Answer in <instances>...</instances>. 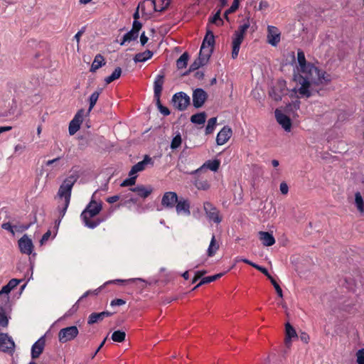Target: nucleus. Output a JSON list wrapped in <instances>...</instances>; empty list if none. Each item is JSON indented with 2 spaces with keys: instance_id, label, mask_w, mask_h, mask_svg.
I'll return each mask as SVG.
<instances>
[{
  "instance_id": "f257e3e1",
  "label": "nucleus",
  "mask_w": 364,
  "mask_h": 364,
  "mask_svg": "<svg viewBox=\"0 0 364 364\" xmlns=\"http://www.w3.org/2000/svg\"><path fill=\"white\" fill-rule=\"evenodd\" d=\"M297 60L300 66V73L294 75V80L299 87L292 89V92L299 93V97L309 98L318 92L315 87L319 85H326L331 81V77L326 72L320 70L311 63H307L303 50H298Z\"/></svg>"
},
{
  "instance_id": "f03ea898",
  "label": "nucleus",
  "mask_w": 364,
  "mask_h": 364,
  "mask_svg": "<svg viewBox=\"0 0 364 364\" xmlns=\"http://www.w3.org/2000/svg\"><path fill=\"white\" fill-rule=\"evenodd\" d=\"M102 208V203H97L93 199L91 200L80 215V218L83 221L85 226L90 229H94L102 222V220L99 219L95 220H90V218H94L98 215Z\"/></svg>"
},
{
  "instance_id": "7ed1b4c3",
  "label": "nucleus",
  "mask_w": 364,
  "mask_h": 364,
  "mask_svg": "<svg viewBox=\"0 0 364 364\" xmlns=\"http://www.w3.org/2000/svg\"><path fill=\"white\" fill-rule=\"evenodd\" d=\"M78 178L79 175L75 172L69 175L63 181L58 192V196L61 200L63 199L64 201H70L72 189Z\"/></svg>"
},
{
  "instance_id": "20e7f679",
  "label": "nucleus",
  "mask_w": 364,
  "mask_h": 364,
  "mask_svg": "<svg viewBox=\"0 0 364 364\" xmlns=\"http://www.w3.org/2000/svg\"><path fill=\"white\" fill-rule=\"evenodd\" d=\"M190 102V97L183 92H177L172 97L173 107L179 111L186 110Z\"/></svg>"
},
{
  "instance_id": "39448f33",
  "label": "nucleus",
  "mask_w": 364,
  "mask_h": 364,
  "mask_svg": "<svg viewBox=\"0 0 364 364\" xmlns=\"http://www.w3.org/2000/svg\"><path fill=\"white\" fill-rule=\"evenodd\" d=\"M78 329L75 326L62 328L58 333V340L60 343H66L73 340L78 335Z\"/></svg>"
},
{
  "instance_id": "423d86ee",
  "label": "nucleus",
  "mask_w": 364,
  "mask_h": 364,
  "mask_svg": "<svg viewBox=\"0 0 364 364\" xmlns=\"http://www.w3.org/2000/svg\"><path fill=\"white\" fill-rule=\"evenodd\" d=\"M164 74L163 73V72H161V74H159L156 76L154 82V96L156 101V105L158 109L159 108L160 105H162L160 101V97L163 89V85L164 82Z\"/></svg>"
},
{
  "instance_id": "0eeeda50",
  "label": "nucleus",
  "mask_w": 364,
  "mask_h": 364,
  "mask_svg": "<svg viewBox=\"0 0 364 364\" xmlns=\"http://www.w3.org/2000/svg\"><path fill=\"white\" fill-rule=\"evenodd\" d=\"M193 105L195 108L201 107L208 98L207 92L202 88H196L193 92Z\"/></svg>"
},
{
  "instance_id": "6e6552de",
  "label": "nucleus",
  "mask_w": 364,
  "mask_h": 364,
  "mask_svg": "<svg viewBox=\"0 0 364 364\" xmlns=\"http://www.w3.org/2000/svg\"><path fill=\"white\" fill-rule=\"evenodd\" d=\"M215 44V36L212 31H208L206 33V35L205 36L200 53V55H203V54H207V51L212 50V53L213 52V46Z\"/></svg>"
},
{
  "instance_id": "1a4fd4ad",
  "label": "nucleus",
  "mask_w": 364,
  "mask_h": 364,
  "mask_svg": "<svg viewBox=\"0 0 364 364\" xmlns=\"http://www.w3.org/2000/svg\"><path fill=\"white\" fill-rule=\"evenodd\" d=\"M85 110L81 109L75 114L73 119L69 124V134L70 135L75 134L80 128V124L82 122Z\"/></svg>"
},
{
  "instance_id": "9d476101",
  "label": "nucleus",
  "mask_w": 364,
  "mask_h": 364,
  "mask_svg": "<svg viewBox=\"0 0 364 364\" xmlns=\"http://www.w3.org/2000/svg\"><path fill=\"white\" fill-rule=\"evenodd\" d=\"M18 245L21 253L28 255L32 254L34 246L31 239L27 235H24L18 240Z\"/></svg>"
},
{
  "instance_id": "9b49d317",
  "label": "nucleus",
  "mask_w": 364,
  "mask_h": 364,
  "mask_svg": "<svg viewBox=\"0 0 364 364\" xmlns=\"http://www.w3.org/2000/svg\"><path fill=\"white\" fill-rule=\"evenodd\" d=\"M178 197L176 193L168 191L166 192L161 199V205L167 209L173 208L178 202Z\"/></svg>"
},
{
  "instance_id": "f8f14e48",
  "label": "nucleus",
  "mask_w": 364,
  "mask_h": 364,
  "mask_svg": "<svg viewBox=\"0 0 364 364\" xmlns=\"http://www.w3.org/2000/svg\"><path fill=\"white\" fill-rule=\"evenodd\" d=\"M212 54V50H208L207 54L200 55L199 52L198 58L193 62L189 67V72H193L201 66L205 65L209 60Z\"/></svg>"
},
{
  "instance_id": "ddd939ff",
  "label": "nucleus",
  "mask_w": 364,
  "mask_h": 364,
  "mask_svg": "<svg viewBox=\"0 0 364 364\" xmlns=\"http://www.w3.org/2000/svg\"><path fill=\"white\" fill-rule=\"evenodd\" d=\"M277 122L282 127L286 132H290L291 128V120L289 117L284 114L282 111L277 109L274 112Z\"/></svg>"
},
{
  "instance_id": "4468645a",
  "label": "nucleus",
  "mask_w": 364,
  "mask_h": 364,
  "mask_svg": "<svg viewBox=\"0 0 364 364\" xmlns=\"http://www.w3.org/2000/svg\"><path fill=\"white\" fill-rule=\"evenodd\" d=\"M148 164L153 165L154 161L149 156L145 155L142 161L136 163L132 167L129 171V176H133L138 172L144 171Z\"/></svg>"
},
{
  "instance_id": "2eb2a0df",
  "label": "nucleus",
  "mask_w": 364,
  "mask_h": 364,
  "mask_svg": "<svg viewBox=\"0 0 364 364\" xmlns=\"http://www.w3.org/2000/svg\"><path fill=\"white\" fill-rule=\"evenodd\" d=\"M204 210L210 220H212L215 223H220L221 222V218L219 216V212L210 203H204Z\"/></svg>"
},
{
  "instance_id": "dca6fc26",
  "label": "nucleus",
  "mask_w": 364,
  "mask_h": 364,
  "mask_svg": "<svg viewBox=\"0 0 364 364\" xmlns=\"http://www.w3.org/2000/svg\"><path fill=\"white\" fill-rule=\"evenodd\" d=\"M15 344L11 337L7 333H0V350L9 352L13 350Z\"/></svg>"
},
{
  "instance_id": "f3484780",
  "label": "nucleus",
  "mask_w": 364,
  "mask_h": 364,
  "mask_svg": "<svg viewBox=\"0 0 364 364\" xmlns=\"http://www.w3.org/2000/svg\"><path fill=\"white\" fill-rule=\"evenodd\" d=\"M280 41V32L273 26L267 27V42L272 46H276Z\"/></svg>"
},
{
  "instance_id": "a211bd4d",
  "label": "nucleus",
  "mask_w": 364,
  "mask_h": 364,
  "mask_svg": "<svg viewBox=\"0 0 364 364\" xmlns=\"http://www.w3.org/2000/svg\"><path fill=\"white\" fill-rule=\"evenodd\" d=\"M175 207L178 215H184L186 216L191 215V205L188 200L183 198H178Z\"/></svg>"
},
{
  "instance_id": "6ab92c4d",
  "label": "nucleus",
  "mask_w": 364,
  "mask_h": 364,
  "mask_svg": "<svg viewBox=\"0 0 364 364\" xmlns=\"http://www.w3.org/2000/svg\"><path fill=\"white\" fill-rule=\"evenodd\" d=\"M46 346L45 336H41L37 341H36L31 347V358L33 359L38 358L43 353Z\"/></svg>"
},
{
  "instance_id": "aec40b11",
  "label": "nucleus",
  "mask_w": 364,
  "mask_h": 364,
  "mask_svg": "<svg viewBox=\"0 0 364 364\" xmlns=\"http://www.w3.org/2000/svg\"><path fill=\"white\" fill-rule=\"evenodd\" d=\"M232 131L228 126H225L218 133L216 136V143L218 145H223L231 137Z\"/></svg>"
},
{
  "instance_id": "412c9836",
  "label": "nucleus",
  "mask_w": 364,
  "mask_h": 364,
  "mask_svg": "<svg viewBox=\"0 0 364 364\" xmlns=\"http://www.w3.org/2000/svg\"><path fill=\"white\" fill-rule=\"evenodd\" d=\"M220 161L218 159H214V160H208L205 161L203 166H201L200 168L191 171V174H196L200 172H201L205 168H208L212 171H217L220 167Z\"/></svg>"
},
{
  "instance_id": "4be33fe9",
  "label": "nucleus",
  "mask_w": 364,
  "mask_h": 364,
  "mask_svg": "<svg viewBox=\"0 0 364 364\" xmlns=\"http://www.w3.org/2000/svg\"><path fill=\"white\" fill-rule=\"evenodd\" d=\"M23 280L18 279H11L6 285H4L0 291V296L5 294L6 299L8 301L9 294L12 289L17 287Z\"/></svg>"
},
{
  "instance_id": "5701e85b",
  "label": "nucleus",
  "mask_w": 364,
  "mask_h": 364,
  "mask_svg": "<svg viewBox=\"0 0 364 364\" xmlns=\"http://www.w3.org/2000/svg\"><path fill=\"white\" fill-rule=\"evenodd\" d=\"M285 345L287 348H289L291 346V339L297 338L298 336L294 328L289 323L285 324Z\"/></svg>"
},
{
  "instance_id": "b1692460",
  "label": "nucleus",
  "mask_w": 364,
  "mask_h": 364,
  "mask_svg": "<svg viewBox=\"0 0 364 364\" xmlns=\"http://www.w3.org/2000/svg\"><path fill=\"white\" fill-rule=\"evenodd\" d=\"M112 313L109 311H102L100 313H92L87 320V323L89 325H92L95 323H97L100 321H102L105 317L111 316Z\"/></svg>"
},
{
  "instance_id": "393cba45",
  "label": "nucleus",
  "mask_w": 364,
  "mask_h": 364,
  "mask_svg": "<svg viewBox=\"0 0 364 364\" xmlns=\"http://www.w3.org/2000/svg\"><path fill=\"white\" fill-rule=\"evenodd\" d=\"M131 191L135 192L139 196L143 198H147L153 191L151 186L145 187L143 185H138L134 188L129 189Z\"/></svg>"
},
{
  "instance_id": "a878e982",
  "label": "nucleus",
  "mask_w": 364,
  "mask_h": 364,
  "mask_svg": "<svg viewBox=\"0 0 364 364\" xmlns=\"http://www.w3.org/2000/svg\"><path fill=\"white\" fill-rule=\"evenodd\" d=\"M259 235V240L264 246H272L275 243L274 236L268 232L260 231Z\"/></svg>"
},
{
  "instance_id": "bb28decb",
  "label": "nucleus",
  "mask_w": 364,
  "mask_h": 364,
  "mask_svg": "<svg viewBox=\"0 0 364 364\" xmlns=\"http://www.w3.org/2000/svg\"><path fill=\"white\" fill-rule=\"evenodd\" d=\"M153 54L152 51L146 50L144 52L136 54L134 57V60L135 63H143L150 59L153 56Z\"/></svg>"
},
{
  "instance_id": "cd10ccee",
  "label": "nucleus",
  "mask_w": 364,
  "mask_h": 364,
  "mask_svg": "<svg viewBox=\"0 0 364 364\" xmlns=\"http://www.w3.org/2000/svg\"><path fill=\"white\" fill-rule=\"evenodd\" d=\"M105 64V59L101 54H97L92 63L90 72L95 73L97 70Z\"/></svg>"
},
{
  "instance_id": "c85d7f7f",
  "label": "nucleus",
  "mask_w": 364,
  "mask_h": 364,
  "mask_svg": "<svg viewBox=\"0 0 364 364\" xmlns=\"http://www.w3.org/2000/svg\"><path fill=\"white\" fill-rule=\"evenodd\" d=\"M102 91V89L100 88L97 90L95 91L93 93H92V95L90 96V97H89V108H88V110L87 112V114H90L91 110L95 107Z\"/></svg>"
},
{
  "instance_id": "c756f323",
  "label": "nucleus",
  "mask_w": 364,
  "mask_h": 364,
  "mask_svg": "<svg viewBox=\"0 0 364 364\" xmlns=\"http://www.w3.org/2000/svg\"><path fill=\"white\" fill-rule=\"evenodd\" d=\"M218 249H219V244L216 242L215 235H213L210 245L207 250L208 256V257L214 256Z\"/></svg>"
},
{
  "instance_id": "7c9ffc66",
  "label": "nucleus",
  "mask_w": 364,
  "mask_h": 364,
  "mask_svg": "<svg viewBox=\"0 0 364 364\" xmlns=\"http://www.w3.org/2000/svg\"><path fill=\"white\" fill-rule=\"evenodd\" d=\"M206 117L205 112H199L191 117V122L196 124H203L205 122Z\"/></svg>"
},
{
  "instance_id": "2f4dec72",
  "label": "nucleus",
  "mask_w": 364,
  "mask_h": 364,
  "mask_svg": "<svg viewBox=\"0 0 364 364\" xmlns=\"http://www.w3.org/2000/svg\"><path fill=\"white\" fill-rule=\"evenodd\" d=\"M189 55L188 53H183L176 60V66L178 69H183L187 66Z\"/></svg>"
},
{
  "instance_id": "473e14b6",
  "label": "nucleus",
  "mask_w": 364,
  "mask_h": 364,
  "mask_svg": "<svg viewBox=\"0 0 364 364\" xmlns=\"http://www.w3.org/2000/svg\"><path fill=\"white\" fill-rule=\"evenodd\" d=\"M121 74H122L121 68L117 67L109 76L105 77V81L107 84H109L112 82H113L114 80L119 78V77L121 76Z\"/></svg>"
},
{
  "instance_id": "72a5a7b5",
  "label": "nucleus",
  "mask_w": 364,
  "mask_h": 364,
  "mask_svg": "<svg viewBox=\"0 0 364 364\" xmlns=\"http://www.w3.org/2000/svg\"><path fill=\"white\" fill-rule=\"evenodd\" d=\"M125 332L120 330L114 331L111 336V338L113 341L118 343L123 342L125 340Z\"/></svg>"
},
{
  "instance_id": "f704fd0d",
  "label": "nucleus",
  "mask_w": 364,
  "mask_h": 364,
  "mask_svg": "<svg viewBox=\"0 0 364 364\" xmlns=\"http://www.w3.org/2000/svg\"><path fill=\"white\" fill-rule=\"evenodd\" d=\"M355 203L358 210L363 213L364 211V203L363 200V197L360 192H356L355 193Z\"/></svg>"
},
{
  "instance_id": "c9c22d12",
  "label": "nucleus",
  "mask_w": 364,
  "mask_h": 364,
  "mask_svg": "<svg viewBox=\"0 0 364 364\" xmlns=\"http://www.w3.org/2000/svg\"><path fill=\"white\" fill-rule=\"evenodd\" d=\"M217 123V118L216 117H212L208 119V124L205 127V134L208 135L213 132L215 125Z\"/></svg>"
},
{
  "instance_id": "e433bc0d",
  "label": "nucleus",
  "mask_w": 364,
  "mask_h": 364,
  "mask_svg": "<svg viewBox=\"0 0 364 364\" xmlns=\"http://www.w3.org/2000/svg\"><path fill=\"white\" fill-rule=\"evenodd\" d=\"M70 201H63L62 203L59 204L58 205V210H59V220L58 224L60 223L61 219L64 217L65 215V213L67 211V209L69 206Z\"/></svg>"
},
{
  "instance_id": "4c0bfd02",
  "label": "nucleus",
  "mask_w": 364,
  "mask_h": 364,
  "mask_svg": "<svg viewBox=\"0 0 364 364\" xmlns=\"http://www.w3.org/2000/svg\"><path fill=\"white\" fill-rule=\"evenodd\" d=\"M223 274H224L223 273H219V274H216L213 276H208V277H203L200 281L199 285H203V284L214 282L216 279L220 278Z\"/></svg>"
},
{
  "instance_id": "58836bf2",
  "label": "nucleus",
  "mask_w": 364,
  "mask_h": 364,
  "mask_svg": "<svg viewBox=\"0 0 364 364\" xmlns=\"http://www.w3.org/2000/svg\"><path fill=\"white\" fill-rule=\"evenodd\" d=\"M139 33L131 29L129 32L124 35V41L131 42L138 38Z\"/></svg>"
},
{
  "instance_id": "ea45409f",
  "label": "nucleus",
  "mask_w": 364,
  "mask_h": 364,
  "mask_svg": "<svg viewBox=\"0 0 364 364\" xmlns=\"http://www.w3.org/2000/svg\"><path fill=\"white\" fill-rule=\"evenodd\" d=\"M238 7H239V0H234L231 6L228 10L225 11V12L224 14L225 18L227 20H228V14L235 12L238 9Z\"/></svg>"
},
{
  "instance_id": "a19ab883",
  "label": "nucleus",
  "mask_w": 364,
  "mask_h": 364,
  "mask_svg": "<svg viewBox=\"0 0 364 364\" xmlns=\"http://www.w3.org/2000/svg\"><path fill=\"white\" fill-rule=\"evenodd\" d=\"M9 323V320L5 314L4 309L0 306V326L6 327Z\"/></svg>"
},
{
  "instance_id": "79ce46f5",
  "label": "nucleus",
  "mask_w": 364,
  "mask_h": 364,
  "mask_svg": "<svg viewBox=\"0 0 364 364\" xmlns=\"http://www.w3.org/2000/svg\"><path fill=\"white\" fill-rule=\"evenodd\" d=\"M181 141H182V139H181V135L177 134L176 136H175L173 138V139L171 141V148L172 149H176L178 148L181 144Z\"/></svg>"
},
{
  "instance_id": "37998d69",
  "label": "nucleus",
  "mask_w": 364,
  "mask_h": 364,
  "mask_svg": "<svg viewBox=\"0 0 364 364\" xmlns=\"http://www.w3.org/2000/svg\"><path fill=\"white\" fill-rule=\"evenodd\" d=\"M220 13L221 9H219L218 11L214 14V16L211 18L210 22L218 25H222L223 23V21L220 17Z\"/></svg>"
},
{
  "instance_id": "c03bdc74",
  "label": "nucleus",
  "mask_w": 364,
  "mask_h": 364,
  "mask_svg": "<svg viewBox=\"0 0 364 364\" xmlns=\"http://www.w3.org/2000/svg\"><path fill=\"white\" fill-rule=\"evenodd\" d=\"M130 177L128 178H126L123 181V182L121 183V186H133L136 183V176H129Z\"/></svg>"
},
{
  "instance_id": "a18cd8bd",
  "label": "nucleus",
  "mask_w": 364,
  "mask_h": 364,
  "mask_svg": "<svg viewBox=\"0 0 364 364\" xmlns=\"http://www.w3.org/2000/svg\"><path fill=\"white\" fill-rule=\"evenodd\" d=\"M282 90H280L279 92H277L275 87L272 88V90L269 91V95L276 101H279L282 100Z\"/></svg>"
},
{
  "instance_id": "49530a36",
  "label": "nucleus",
  "mask_w": 364,
  "mask_h": 364,
  "mask_svg": "<svg viewBox=\"0 0 364 364\" xmlns=\"http://www.w3.org/2000/svg\"><path fill=\"white\" fill-rule=\"evenodd\" d=\"M270 282L272 283V284L274 286L276 291H277V295L280 297V298H282L283 297V292H282V288L279 287V285L277 284V282L275 281V279L272 277V278H270Z\"/></svg>"
},
{
  "instance_id": "de8ad7c7",
  "label": "nucleus",
  "mask_w": 364,
  "mask_h": 364,
  "mask_svg": "<svg viewBox=\"0 0 364 364\" xmlns=\"http://www.w3.org/2000/svg\"><path fill=\"white\" fill-rule=\"evenodd\" d=\"M244 39V36L235 33L232 38V44L240 46Z\"/></svg>"
},
{
  "instance_id": "09e8293b",
  "label": "nucleus",
  "mask_w": 364,
  "mask_h": 364,
  "mask_svg": "<svg viewBox=\"0 0 364 364\" xmlns=\"http://www.w3.org/2000/svg\"><path fill=\"white\" fill-rule=\"evenodd\" d=\"M250 27L249 22H246L243 23L242 25H240L238 28L237 31H235V33H239L240 35L244 36L245 32L247 31V28Z\"/></svg>"
},
{
  "instance_id": "8fccbe9b",
  "label": "nucleus",
  "mask_w": 364,
  "mask_h": 364,
  "mask_svg": "<svg viewBox=\"0 0 364 364\" xmlns=\"http://www.w3.org/2000/svg\"><path fill=\"white\" fill-rule=\"evenodd\" d=\"M357 363L364 364V348L359 349L356 353Z\"/></svg>"
},
{
  "instance_id": "3c124183",
  "label": "nucleus",
  "mask_w": 364,
  "mask_h": 364,
  "mask_svg": "<svg viewBox=\"0 0 364 364\" xmlns=\"http://www.w3.org/2000/svg\"><path fill=\"white\" fill-rule=\"evenodd\" d=\"M254 268L264 274L269 279H270V278H272V277L269 274L268 270L265 267L259 266L257 264H256V265H254Z\"/></svg>"
},
{
  "instance_id": "603ef678",
  "label": "nucleus",
  "mask_w": 364,
  "mask_h": 364,
  "mask_svg": "<svg viewBox=\"0 0 364 364\" xmlns=\"http://www.w3.org/2000/svg\"><path fill=\"white\" fill-rule=\"evenodd\" d=\"M1 228H3L4 230H8L12 235H14V229H15V228H14V226H12L9 222L4 223L1 225Z\"/></svg>"
},
{
  "instance_id": "864d4df0",
  "label": "nucleus",
  "mask_w": 364,
  "mask_h": 364,
  "mask_svg": "<svg viewBox=\"0 0 364 364\" xmlns=\"http://www.w3.org/2000/svg\"><path fill=\"white\" fill-rule=\"evenodd\" d=\"M31 225H32V223H30L26 225H14V228L17 232H23V231L28 230L31 227Z\"/></svg>"
},
{
  "instance_id": "5fc2aeb1",
  "label": "nucleus",
  "mask_w": 364,
  "mask_h": 364,
  "mask_svg": "<svg viewBox=\"0 0 364 364\" xmlns=\"http://www.w3.org/2000/svg\"><path fill=\"white\" fill-rule=\"evenodd\" d=\"M142 27L141 23L138 21L137 20H134L132 25V30L139 33L140 29Z\"/></svg>"
},
{
  "instance_id": "6e6d98bb",
  "label": "nucleus",
  "mask_w": 364,
  "mask_h": 364,
  "mask_svg": "<svg viewBox=\"0 0 364 364\" xmlns=\"http://www.w3.org/2000/svg\"><path fill=\"white\" fill-rule=\"evenodd\" d=\"M240 46H236L232 44V58L235 59L238 56Z\"/></svg>"
},
{
  "instance_id": "4d7b16f0",
  "label": "nucleus",
  "mask_w": 364,
  "mask_h": 364,
  "mask_svg": "<svg viewBox=\"0 0 364 364\" xmlns=\"http://www.w3.org/2000/svg\"><path fill=\"white\" fill-rule=\"evenodd\" d=\"M280 191L282 194L286 195L289 191V187L287 183L282 182L279 186Z\"/></svg>"
},
{
  "instance_id": "13d9d810",
  "label": "nucleus",
  "mask_w": 364,
  "mask_h": 364,
  "mask_svg": "<svg viewBox=\"0 0 364 364\" xmlns=\"http://www.w3.org/2000/svg\"><path fill=\"white\" fill-rule=\"evenodd\" d=\"M125 303H126V301L122 299H116L111 301L110 305L112 306H122V305L124 304Z\"/></svg>"
},
{
  "instance_id": "bf43d9fd",
  "label": "nucleus",
  "mask_w": 364,
  "mask_h": 364,
  "mask_svg": "<svg viewBox=\"0 0 364 364\" xmlns=\"http://www.w3.org/2000/svg\"><path fill=\"white\" fill-rule=\"evenodd\" d=\"M51 235V231L50 230H48L46 233L43 234V235L42 236V238L40 241L41 244V245H43L46 241L48 240L49 237H50Z\"/></svg>"
},
{
  "instance_id": "052dcab7",
  "label": "nucleus",
  "mask_w": 364,
  "mask_h": 364,
  "mask_svg": "<svg viewBox=\"0 0 364 364\" xmlns=\"http://www.w3.org/2000/svg\"><path fill=\"white\" fill-rule=\"evenodd\" d=\"M159 112L164 116H168L170 114V110L166 107L163 105H160L159 108Z\"/></svg>"
},
{
  "instance_id": "680f3d73",
  "label": "nucleus",
  "mask_w": 364,
  "mask_h": 364,
  "mask_svg": "<svg viewBox=\"0 0 364 364\" xmlns=\"http://www.w3.org/2000/svg\"><path fill=\"white\" fill-rule=\"evenodd\" d=\"M300 339L301 341H302L304 343H308L309 341V336L305 333V332H302L301 334H300Z\"/></svg>"
},
{
  "instance_id": "e2e57ef3",
  "label": "nucleus",
  "mask_w": 364,
  "mask_h": 364,
  "mask_svg": "<svg viewBox=\"0 0 364 364\" xmlns=\"http://www.w3.org/2000/svg\"><path fill=\"white\" fill-rule=\"evenodd\" d=\"M85 32V28H82L74 36V39L76 40L77 43H79L80 37Z\"/></svg>"
},
{
  "instance_id": "0e129e2a",
  "label": "nucleus",
  "mask_w": 364,
  "mask_h": 364,
  "mask_svg": "<svg viewBox=\"0 0 364 364\" xmlns=\"http://www.w3.org/2000/svg\"><path fill=\"white\" fill-rule=\"evenodd\" d=\"M148 40V37L145 35V33L143 32L140 36V43L141 46H144L147 43Z\"/></svg>"
},
{
  "instance_id": "69168bd1",
  "label": "nucleus",
  "mask_w": 364,
  "mask_h": 364,
  "mask_svg": "<svg viewBox=\"0 0 364 364\" xmlns=\"http://www.w3.org/2000/svg\"><path fill=\"white\" fill-rule=\"evenodd\" d=\"M119 199V196L118 195H115V196L107 198V201L109 203H114L117 202Z\"/></svg>"
},
{
  "instance_id": "338daca9",
  "label": "nucleus",
  "mask_w": 364,
  "mask_h": 364,
  "mask_svg": "<svg viewBox=\"0 0 364 364\" xmlns=\"http://www.w3.org/2000/svg\"><path fill=\"white\" fill-rule=\"evenodd\" d=\"M106 340H107V337L101 342V343L100 344L99 347H97V350H95V352L94 353V354L92 356V358L97 355V353L103 347V346L105 345V343L106 342Z\"/></svg>"
},
{
  "instance_id": "774afa93",
  "label": "nucleus",
  "mask_w": 364,
  "mask_h": 364,
  "mask_svg": "<svg viewBox=\"0 0 364 364\" xmlns=\"http://www.w3.org/2000/svg\"><path fill=\"white\" fill-rule=\"evenodd\" d=\"M268 6H269L268 2L265 1H260L259 4L258 9L261 11V10L267 9Z\"/></svg>"
}]
</instances>
